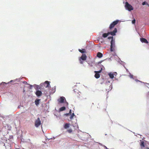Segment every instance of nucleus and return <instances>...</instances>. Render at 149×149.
Instances as JSON below:
<instances>
[{
	"instance_id": "2",
	"label": "nucleus",
	"mask_w": 149,
	"mask_h": 149,
	"mask_svg": "<svg viewBox=\"0 0 149 149\" xmlns=\"http://www.w3.org/2000/svg\"><path fill=\"white\" fill-rule=\"evenodd\" d=\"M125 9L128 10L129 11L133 10L134 8L130 4H129L128 2H126L125 5Z\"/></svg>"
},
{
	"instance_id": "16",
	"label": "nucleus",
	"mask_w": 149,
	"mask_h": 149,
	"mask_svg": "<svg viewBox=\"0 0 149 149\" xmlns=\"http://www.w3.org/2000/svg\"><path fill=\"white\" fill-rule=\"evenodd\" d=\"M113 74V73L111 72H109L108 73V75L109 76V78L112 79H113L114 77Z\"/></svg>"
},
{
	"instance_id": "6",
	"label": "nucleus",
	"mask_w": 149,
	"mask_h": 149,
	"mask_svg": "<svg viewBox=\"0 0 149 149\" xmlns=\"http://www.w3.org/2000/svg\"><path fill=\"white\" fill-rule=\"evenodd\" d=\"M20 80V79H16L15 80H10L9 82L7 83H6L5 82H2L1 83H0V86L1 85H4L5 84L7 85L8 84H9L10 83H11L13 82H15L16 81H19Z\"/></svg>"
},
{
	"instance_id": "11",
	"label": "nucleus",
	"mask_w": 149,
	"mask_h": 149,
	"mask_svg": "<svg viewBox=\"0 0 149 149\" xmlns=\"http://www.w3.org/2000/svg\"><path fill=\"white\" fill-rule=\"evenodd\" d=\"M103 60L101 61L98 63H96L95 64V65L98 68V67H104L103 65L101 64V63L103 61Z\"/></svg>"
},
{
	"instance_id": "19",
	"label": "nucleus",
	"mask_w": 149,
	"mask_h": 149,
	"mask_svg": "<svg viewBox=\"0 0 149 149\" xmlns=\"http://www.w3.org/2000/svg\"><path fill=\"white\" fill-rule=\"evenodd\" d=\"M78 50L82 54H84L85 53H86V50L84 49H79Z\"/></svg>"
},
{
	"instance_id": "3",
	"label": "nucleus",
	"mask_w": 149,
	"mask_h": 149,
	"mask_svg": "<svg viewBox=\"0 0 149 149\" xmlns=\"http://www.w3.org/2000/svg\"><path fill=\"white\" fill-rule=\"evenodd\" d=\"M110 51L111 52H113L114 51V48L115 47V40H112L110 42Z\"/></svg>"
},
{
	"instance_id": "52",
	"label": "nucleus",
	"mask_w": 149,
	"mask_h": 149,
	"mask_svg": "<svg viewBox=\"0 0 149 149\" xmlns=\"http://www.w3.org/2000/svg\"><path fill=\"white\" fill-rule=\"evenodd\" d=\"M146 149H149V148L148 147H146Z\"/></svg>"
},
{
	"instance_id": "56",
	"label": "nucleus",
	"mask_w": 149,
	"mask_h": 149,
	"mask_svg": "<svg viewBox=\"0 0 149 149\" xmlns=\"http://www.w3.org/2000/svg\"><path fill=\"white\" fill-rule=\"evenodd\" d=\"M11 127H10V128H9V129H8V130H11Z\"/></svg>"
},
{
	"instance_id": "29",
	"label": "nucleus",
	"mask_w": 149,
	"mask_h": 149,
	"mask_svg": "<svg viewBox=\"0 0 149 149\" xmlns=\"http://www.w3.org/2000/svg\"><path fill=\"white\" fill-rule=\"evenodd\" d=\"M21 143L22 142L23 143H24V142H26V141H25V140L23 138L22 135L21 136Z\"/></svg>"
},
{
	"instance_id": "58",
	"label": "nucleus",
	"mask_w": 149,
	"mask_h": 149,
	"mask_svg": "<svg viewBox=\"0 0 149 149\" xmlns=\"http://www.w3.org/2000/svg\"><path fill=\"white\" fill-rule=\"evenodd\" d=\"M99 144H100V145H101V146H102V144L100 143Z\"/></svg>"
},
{
	"instance_id": "28",
	"label": "nucleus",
	"mask_w": 149,
	"mask_h": 149,
	"mask_svg": "<svg viewBox=\"0 0 149 149\" xmlns=\"http://www.w3.org/2000/svg\"><path fill=\"white\" fill-rule=\"evenodd\" d=\"M0 117H2L3 118V120H5V119L6 118H8V116H3V115H2L1 114H0Z\"/></svg>"
},
{
	"instance_id": "50",
	"label": "nucleus",
	"mask_w": 149,
	"mask_h": 149,
	"mask_svg": "<svg viewBox=\"0 0 149 149\" xmlns=\"http://www.w3.org/2000/svg\"><path fill=\"white\" fill-rule=\"evenodd\" d=\"M113 56H117L115 52L114 53V54H113Z\"/></svg>"
},
{
	"instance_id": "30",
	"label": "nucleus",
	"mask_w": 149,
	"mask_h": 149,
	"mask_svg": "<svg viewBox=\"0 0 149 149\" xmlns=\"http://www.w3.org/2000/svg\"><path fill=\"white\" fill-rule=\"evenodd\" d=\"M71 115V116L70 117V118L71 119H72V118H73V117L75 116L74 115V113H72V114H71V115Z\"/></svg>"
},
{
	"instance_id": "59",
	"label": "nucleus",
	"mask_w": 149,
	"mask_h": 149,
	"mask_svg": "<svg viewBox=\"0 0 149 149\" xmlns=\"http://www.w3.org/2000/svg\"><path fill=\"white\" fill-rule=\"evenodd\" d=\"M146 5L148 6H149V4H146Z\"/></svg>"
},
{
	"instance_id": "5",
	"label": "nucleus",
	"mask_w": 149,
	"mask_h": 149,
	"mask_svg": "<svg viewBox=\"0 0 149 149\" xmlns=\"http://www.w3.org/2000/svg\"><path fill=\"white\" fill-rule=\"evenodd\" d=\"M140 145L141 149H142L143 148L145 147L146 145L145 143L144 142H146L147 141L145 140H140Z\"/></svg>"
},
{
	"instance_id": "46",
	"label": "nucleus",
	"mask_w": 149,
	"mask_h": 149,
	"mask_svg": "<svg viewBox=\"0 0 149 149\" xmlns=\"http://www.w3.org/2000/svg\"><path fill=\"white\" fill-rule=\"evenodd\" d=\"M71 113H72V110H71V109H70L68 113H69L70 115H71Z\"/></svg>"
},
{
	"instance_id": "14",
	"label": "nucleus",
	"mask_w": 149,
	"mask_h": 149,
	"mask_svg": "<svg viewBox=\"0 0 149 149\" xmlns=\"http://www.w3.org/2000/svg\"><path fill=\"white\" fill-rule=\"evenodd\" d=\"M94 72L95 73L94 75L95 77L97 79L99 78L100 77V74H99V72H97L96 71H95Z\"/></svg>"
},
{
	"instance_id": "8",
	"label": "nucleus",
	"mask_w": 149,
	"mask_h": 149,
	"mask_svg": "<svg viewBox=\"0 0 149 149\" xmlns=\"http://www.w3.org/2000/svg\"><path fill=\"white\" fill-rule=\"evenodd\" d=\"M117 32V30L116 28H115L112 31H110L108 32L109 35H110L112 36H114L116 35V33Z\"/></svg>"
},
{
	"instance_id": "53",
	"label": "nucleus",
	"mask_w": 149,
	"mask_h": 149,
	"mask_svg": "<svg viewBox=\"0 0 149 149\" xmlns=\"http://www.w3.org/2000/svg\"><path fill=\"white\" fill-rule=\"evenodd\" d=\"M123 66L125 68V69L126 68V67H125V66L124 65H123Z\"/></svg>"
},
{
	"instance_id": "57",
	"label": "nucleus",
	"mask_w": 149,
	"mask_h": 149,
	"mask_svg": "<svg viewBox=\"0 0 149 149\" xmlns=\"http://www.w3.org/2000/svg\"><path fill=\"white\" fill-rule=\"evenodd\" d=\"M107 82H108V83H110V81H108L107 82Z\"/></svg>"
},
{
	"instance_id": "49",
	"label": "nucleus",
	"mask_w": 149,
	"mask_h": 149,
	"mask_svg": "<svg viewBox=\"0 0 149 149\" xmlns=\"http://www.w3.org/2000/svg\"><path fill=\"white\" fill-rule=\"evenodd\" d=\"M23 83L24 84H28V83H27V82H26V81H23Z\"/></svg>"
},
{
	"instance_id": "39",
	"label": "nucleus",
	"mask_w": 149,
	"mask_h": 149,
	"mask_svg": "<svg viewBox=\"0 0 149 149\" xmlns=\"http://www.w3.org/2000/svg\"><path fill=\"white\" fill-rule=\"evenodd\" d=\"M136 22V20L135 19H134L132 21V23L133 24H134Z\"/></svg>"
},
{
	"instance_id": "24",
	"label": "nucleus",
	"mask_w": 149,
	"mask_h": 149,
	"mask_svg": "<svg viewBox=\"0 0 149 149\" xmlns=\"http://www.w3.org/2000/svg\"><path fill=\"white\" fill-rule=\"evenodd\" d=\"M119 21V20L117 19L113 21V22H112V23L114 25V26H115L118 24Z\"/></svg>"
},
{
	"instance_id": "13",
	"label": "nucleus",
	"mask_w": 149,
	"mask_h": 149,
	"mask_svg": "<svg viewBox=\"0 0 149 149\" xmlns=\"http://www.w3.org/2000/svg\"><path fill=\"white\" fill-rule=\"evenodd\" d=\"M87 56L85 54H82L81 57L80 58V59L82 61H85L86 60Z\"/></svg>"
},
{
	"instance_id": "21",
	"label": "nucleus",
	"mask_w": 149,
	"mask_h": 149,
	"mask_svg": "<svg viewBox=\"0 0 149 149\" xmlns=\"http://www.w3.org/2000/svg\"><path fill=\"white\" fill-rule=\"evenodd\" d=\"M3 139H4L5 140H6V143L8 144H10L11 143V141L9 139H7L5 137H3Z\"/></svg>"
},
{
	"instance_id": "40",
	"label": "nucleus",
	"mask_w": 149,
	"mask_h": 149,
	"mask_svg": "<svg viewBox=\"0 0 149 149\" xmlns=\"http://www.w3.org/2000/svg\"><path fill=\"white\" fill-rule=\"evenodd\" d=\"M56 89V86H55L54 87V88L53 89L52 91H53V93H54L55 92Z\"/></svg>"
},
{
	"instance_id": "26",
	"label": "nucleus",
	"mask_w": 149,
	"mask_h": 149,
	"mask_svg": "<svg viewBox=\"0 0 149 149\" xmlns=\"http://www.w3.org/2000/svg\"><path fill=\"white\" fill-rule=\"evenodd\" d=\"M99 68H100V69L98 71H97V72H99V74H100V73L102 71V70H103L104 69H105L104 67H99Z\"/></svg>"
},
{
	"instance_id": "18",
	"label": "nucleus",
	"mask_w": 149,
	"mask_h": 149,
	"mask_svg": "<svg viewBox=\"0 0 149 149\" xmlns=\"http://www.w3.org/2000/svg\"><path fill=\"white\" fill-rule=\"evenodd\" d=\"M66 107L65 106L59 108L58 112H60L61 111H65L66 110Z\"/></svg>"
},
{
	"instance_id": "34",
	"label": "nucleus",
	"mask_w": 149,
	"mask_h": 149,
	"mask_svg": "<svg viewBox=\"0 0 149 149\" xmlns=\"http://www.w3.org/2000/svg\"><path fill=\"white\" fill-rule=\"evenodd\" d=\"M28 85H29V88L30 89H32V87H33V85H32L30 84H28Z\"/></svg>"
},
{
	"instance_id": "27",
	"label": "nucleus",
	"mask_w": 149,
	"mask_h": 149,
	"mask_svg": "<svg viewBox=\"0 0 149 149\" xmlns=\"http://www.w3.org/2000/svg\"><path fill=\"white\" fill-rule=\"evenodd\" d=\"M135 81H136V82H140L141 83H143V84H148V85H149V83H144V82H143L137 79H135Z\"/></svg>"
},
{
	"instance_id": "1",
	"label": "nucleus",
	"mask_w": 149,
	"mask_h": 149,
	"mask_svg": "<svg viewBox=\"0 0 149 149\" xmlns=\"http://www.w3.org/2000/svg\"><path fill=\"white\" fill-rule=\"evenodd\" d=\"M57 101L60 103H65V105L67 106L68 105V103L66 102V99L64 97H60V98L58 99Z\"/></svg>"
},
{
	"instance_id": "63",
	"label": "nucleus",
	"mask_w": 149,
	"mask_h": 149,
	"mask_svg": "<svg viewBox=\"0 0 149 149\" xmlns=\"http://www.w3.org/2000/svg\"><path fill=\"white\" fill-rule=\"evenodd\" d=\"M107 135V134H105V135Z\"/></svg>"
},
{
	"instance_id": "33",
	"label": "nucleus",
	"mask_w": 149,
	"mask_h": 149,
	"mask_svg": "<svg viewBox=\"0 0 149 149\" xmlns=\"http://www.w3.org/2000/svg\"><path fill=\"white\" fill-rule=\"evenodd\" d=\"M129 74H130V75H129V76L131 78H132L134 79V78H133V75L132 74H131L130 72H129Z\"/></svg>"
},
{
	"instance_id": "41",
	"label": "nucleus",
	"mask_w": 149,
	"mask_h": 149,
	"mask_svg": "<svg viewBox=\"0 0 149 149\" xmlns=\"http://www.w3.org/2000/svg\"><path fill=\"white\" fill-rule=\"evenodd\" d=\"M45 105H46V108L47 109H48L49 108V104H46Z\"/></svg>"
},
{
	"instance_id": "44",
	"label": "nucleus",
	"mask_w": 149,
	"mask_h": 149,
	"mask_svg": "<svg viewBox=\"0 0 149 149\" xmlns=\"http://www.w3.org/2000/svg\"><path fill=\"white\" fill-rule=\"evenodd\" d=\"M13 136L12 135L10 136L9 139H13Z\"/></svg>"
},
{
	"instance_id": "51",
	"label": "nucleus",
	"mask_w": 149,
	"mask_h": 149,
	"mask_svg": "<svg viewBox=\"0 0 149 149\" xmlns=\"http://www.w3.org/2000/svg\"><path fill=\"white\" fill-rule=\"evenodd\" d=\"M125 70H126V71L127 72H130L129 71H128V69H127V68L125 69Z\"/></svg>"
},
{
	"instance_id": "31",
	"label": "nucleus",
	"mask_w": 149,
	"mask_h": 149,
	"mask_svg": "<svg viewBox=\"0 0 149 149\" xmlns=\"http://www.w3.org/2000/svg\"><path fill=\"white\" fill-rule=\"evenodd\" d=\"M108 39L109 40H110V39H111V40H115L113 38V37L112 36H109L108 37Z\"/></svg>"
},
{
	"instance_id": "36",
	"label": "nucleus",
	"mask_w": 149,
	"mask_h": 149,
	"mask_svg": "<svg viewBox=\"0 0 149 149\" xmlns=\"http://www.w3.org/2000/svg\"><path fill=\"white\" fill-rule=\"evenodd\" d=\"M119 58V60H120V62H120V63L122 65H124V64L125 62H124L123 61H121Z\"/></svg>"
},
{
	"instance_id": "35",
	"label": "nucleus",
	"mask_w": 149,
	"mask_h": 149,
	"mask_svg": "<svg viewBox=\"0 0 149 149\" xmlns=\"http://www.w3.org/2000/svg\"><path fill=\"white\" fill-rule=\"evenodd\" d=\"M67 131L69 133H71L72 132V129H69L67 130Z\"/></svg>"
},
{
	"instance_id": "47",
	"label": "nucleus",
	"mask_w": 149,
	"mask_h": 149,
	"mask_svg": "<svg viewBox=\"0 0 149 149\" xmlns=\"http://www.w3.org/2000/svg\"><path fill=\"white\" fill-rule=\"evenodd\" d=\"M147 97H148V98H149V92H148V93H147Z\"/></svg>"
},
{
	"instance_id": "25",
	"label": "nucleus",
	"mask_w": 149,
	"mask_h": 149,
	"mask_svg": "<svg viewBox=\"0 0 149 149\" xmlns=\"http://www.w3.org/2000/svg\"><path fill=\"white\" fill-rule=\"evenodd\" d=\"M115 26L113 24V23L112 22L110 24L109 26V29H110L111 30Z\"/></svg>"
},
{
	"instance_id": "12",
	"label": "nucleus",
	"mask_w": 149,
	"mask_h": 149,
	"mask_svg": "<svg viewBox=\"0 0 149 149\" xmlns=\"http://www.w3.org/2000/svg\"><path fill=\"white\" fill-rule=\"evenodd\" d=\"M140 40L142 43H144L147 44L148 43V42L145 38H144L142 37L141 38H140Z\"/></svg>"
},
{
	"instance_id": "64",
	"label": "nucleus",
	"mask_w": 149,
	"mask_h": 149,
	"mask_svg": "<svg viewBox=\"0 0 149 149\" xmlns=\"http://www.w3.org/2000/svg\"><path fill=\"white\" fill-rule=\"evenodd\" d=\"M118 125H120L121 126V125H120V124H118Z\"/></svg>"
},
{
	"instance_id": "42",
	"label": "nucleus",
	"mask_w": 149,
	"mask_h": 149,
	"mask_svg": "<svg viewBox=\"0 0 149 149\" xmlns=\"http://www.w3.org/2000/svg\"><path fill=\"white\" fill-rule=\"evenodd\" d=\"M113 73V75L114 76H116L117 75V73L116 72H114Z\"/></svg>"
},
{
	"instance_id": "9",
	"label": "nucleus",
	"mask_w": 149,
	"mask_h": 149,
	"mask_svg": "<svg viewBox=\"0 0 149 149\" xmlns=\"http://www.w3.org/2000/svg\"><path fill=\"white\" fill-rule=\"evenodd\" d=\"M33 87L36 90H39L41 91L43 89L42 87V86H40V85H37L36 84L33 85Z\"/></svg>"
},
{
	"instance_id": "7",
	"label": "nucleus",
	"mask_w": 149,
	"mask_h": 149,
	"mask_svg": "<svg viewBox=\"0 0 149 149\" xmlns=\"http://www.w3.org/2000/svg\"><path fill=\"white\" fill-rule=\"evenodd\" d=\"M41 122L40 120V118H38L37 120L35 121V125L36 127H38L40 125Z\"/></svg>"
},
{
	"instance_id": "62",
	"label": "nucleus",
	"mask_w": 149,
	"mask_h": 149,
	"mask_svg": "<svg viewBox=\"0 0 149 149\" xmlns=\"http://www.w3.org/2000/svg\"><path fill=\"white\" fill-rule=\"evenodd\" d=\"M144 138L143 137V138L142 139V140L143 139H144Z\"/></svg>"
},
{
	"instance_id": "55",
	"label": "nucleus",
	"mask_w": 149,
	"mask_h": 149,
	"mask_svg": "<svg viewBox=\"0 0 149 149\" xmlns=\"http://www.w3.org/2000/svg\"><path fill=\"white\" fill-rule=\"evenodd\" d=\"M49 101H48L47 103H46V104H49Z\"/></svg>"
},
{
	"instance_id": "43",
	"label": "nucleus",
	"mask_w": 149,
	"mask_h": 149,
	"mask_svg": "<svg viewBox=\"0 0 149 149\" xmlns=\"http://www.w3.org/2000/svg\"><path fill=\"white\" fill-rule=\"evenodd\" d=\"M70 115L69 114V113H65L64 114V115L66 116H68Z\"/></svg>"
},
{
	"instance_id": "32",
	"label": "nucleus",
	"mask_w": 149,
	"mask_h": 149,
	"mask_svg": "<svg viewBox=\"0 0 149 149\" xmlns=\"http://www.w3.org/2000/svg\"><path fill=\"white\" fill-rule=\"evenodd\" d=\"M148 4V3L146 1H144L142 3V5L143 6Z\"/></svg>"
},
{
	"instance_id": "45",
	"label": "nucleus",
	"mask_w": 149,
	"mask_h": 149,
	"mask_svg": "<svg viewBox=\"0 0 149 149\" xmlns=\"http://www.w3.org/2000/svg\"><path fill=\"white\" fill-rule=\"evenodd\" d=\"M81 60V59H80L79 58V60L80 63L81 64H83V62Z\"/></svg>"
},
{
	"instance_id": "20",
	"label": "nucleus",
	"mask_w": 149,
	"mask_h": 149,
	"mask_svg": "<svg viewBox=\"0 0 149 149\" xmlns=\"http://www.w3.org/2000/svg\"><path fill=\"white\" fill-rule=\"evenodd\" d=\"M72 126L74 127L75 130H77L78 129L79 127L77 122H76L74 124H72Z\"/></svg>"
},
{
	"instance_id": "15",
	"label": "nucleus",
	"mask_w": 149,
	"mask_h": 149,
	"mask_svg": "<svg viewBox=\"0 0 149 149\" xmlns=\"http://www.w3.org/2000/svg\"><path fill=\"white\" fill-rule=\"evenodd\" d=\"M40 99L38 98H36L35 101V103L36 106H38L40 103Z\"/></svg>"
},
{
	"instance_id": "23",
	"label": "nucleus",
	"mask_w": 149,
	"mask_h": 149,
	"mask_svg": "<svg viewBox=\"0 0 149 149\" xmlns=\"http://www.w3.org/2000/svg\"><path fill=\"white\" fill-rule=\"evenodd\" d=\"M109 35L108 32L107 33H103L102 34V37L104 38H106Z\"/></svg>"
},
{
	"instance_id": "17",
	"label": "nucleus",
	"mask_w": 149,
	"mask_h": 149,
	"mask_svg": "<svg viewBox=\"0 0 149 149\" xmlns=\"http://www.w3.org/2000/svg\"><path fill=\"white\" fill-rule=\"evenodd\" d=\"M70 125L69 123H66L63 125V127L65 129H67L69 128Z\"/></svg>"
},
{
	"instance_id": "61",
	"label": "nucleus",
	"mask_w": 149,
	"mask_h": 149,
	"mask_svg": "<svg viewBox=\"0 0 149 149\" xmlns=\"http://www.w3.org/2000/svg\"><path fill=\"white\" fill-rule=\"evenodd\" d=\"M16 149H20L19 148H16Z\"/></svg>"
},
{
	"instance_id": "37",
	"label": "nucleus",
	"mask_w": 149,
	"mask_h": 149,
	"mask_svg": "<svg viewBox=\"0 0 149 149\" xmlns=\"http://www.w3.org/2000/svg\"><path fill=\"white\" fill-rule=\"evenodd\" d=\"M86 48L87 49H90L91 48L90 47V45H88L86 46Z\"/></svg>"
},
{
	"instance_id": "38",
	"label": "nucleus",
	"mask_w": 149,
	"mask_h": 149,
	"mask_svg": "<svg viewBox=\"0 0 149 149\" xmlns=\"http://www.w3.org/2000/svg\"><path fill=\"white\" fill-rule=\"evenodd\" d=\"M112 84H111V85L109 86V90L110 91H111L112 89Z\"/></svg>"
},
{
	"instance_id": "54",
	"label": "nucleus",
	"mask_w": 149,
	"mask_h": 149,
	"mask_svg": "<svg viewBox=\"0 0 149 149\" xmlns=\"http://www.w3.org/2000/svg\"><path fill=\"white\" fill-rule=\"evenodd\" d=\"M115 79L117 81H118V79H117L116 78H115Z\"/></svg>"
},
{
	"instance_id": "48",
	"label": "nucleus",
	"mask_w": 149,
	"mask_h": 149,
	"mask_svg": "<svg viewBox=\"0 0 149 149\" xmlns=\"http://www.w3.org/2000/svg\"><path fill=\"white\" fill-rule=\"evenodd\" d=\"M55 139V138L54 137H53L52 138H51L50 139H49L48 140H49L50 139Z\"/></svg>"
},
{
	"instance_id": "60",
	"label": "nucleus",
	"mask_w": 149,
	"mask_h": 149,
	"mask_svg": "<svg viewBox=\"0 0 149 149\" xmlns=\"http://www.w3.org/2000/svg\"><path fill=\"white\" fill-rule=\"evenodd\" d=\"M20 108V106H19L18 107V108Z\"/></svg>"
},
{
	"instance_id": "4",
	"label": "nucleus",
	"mask_w": 149,
	"mask_h": 149,
	"mask_svg": "<svg viewBox=\"0 0 149 149\" xmlns=\"http://www.w3.org/2000/svg\"><path fill=\"white\" fill-rule=\"evenodd\" d=\"M50 81H46L43 83L40 84V86H42V87H44L46 88H49L50 86Z\"/></svg>"
},
{
	"instance_id": "22",
	"label": "nucleus",
	"mask_w": 149,
	"mask_h": 149,
	"mask_svg": "<svg viewBox=\"0 0 149 149\" xmlns=\"http://www.w3.org/2000/svg\"><path fill=\"white\" fill-rule=\"evenodd\" d=\"M103 56V54L100 52H98L97 53V56L100 58H102Z\"/></svg>"
},
{
	"instance_id": "10",
	"label": "nucleus",
	"mask_w": 149,
	"mask_h": 149,
	"mask_svg": "<svg viewBox=\"0 0 149 149\" xmlns=\"http://www.w3.org/2000/svg\"><path fill=\"white\" fill-rule=\"evenodd\" d=\"M35 94L37 96V97H39L42 96V91L40 90H36L35 92Z\"/></svg>"
}]
</instances>
